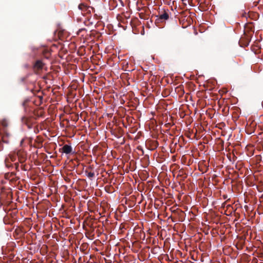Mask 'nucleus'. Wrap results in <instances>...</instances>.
<instances>
[{"instance_id": "1", "label": "nucleus", "mask_w": 263, "mask_h": 263, "mask_svg": "<svg viewBox=\"0 0 263 263\" xmlns=\"http://www.w3.org/2000/svg\"><path fill=\"white\" fill-rule=\"evenodd\" d=\"M71 151L72 148L71 146L67 144L64 145L63 147H62L63 152L66 154H70L71 152Z\"/></svg>"}, {"instance_id": "2", "label": "nucleus", "mask_w": 263, "mask_h": 263, "mask_svg": "<svg viewBox=\"0 0 263 263\" xmlns=\"http://www.w3.org/2000/svg\"><path fill=\"white\" fill-rule=\"evenodd\" d=\"M44 64L41 61H37L36 62L34 65V68L35 70H40L43 67Z\"/></svg>"}, {"instance_id": "3", "label": "nucleus", "mask_w": 263, "mask_h": 263, "mask_svg": "<svg viewBox=\"0 0 263 263\" xmlns=\"http://www.w3.org/2000/svg\"><path fill=\"white\" fill-rule=\"evenodd\" d=\"M168 17H169V15H168V13L166 12L163 13V14H161L159 16V18L161 20H167L168 18Z\"/></svg>"}, {"instance_id": "4", "label": "nucleus", "mask_w": 263, "mask_h": 263, "mask_svg": "<svg viewBox=\"0 0 263 263\" xmlns=\"http://www.w3.org/2000/svg\"><path fill=\"white\" fill-rule=\"evenodd\" d=\"M95 176V173L93 172H89L87 174V177L89 178H92Z\"/></svg>"}]
</instances>
